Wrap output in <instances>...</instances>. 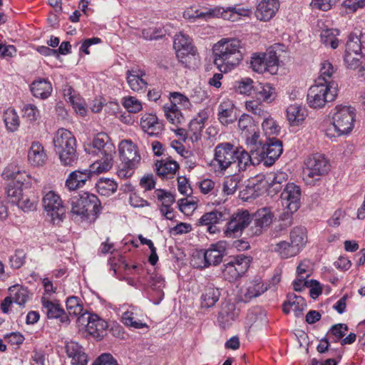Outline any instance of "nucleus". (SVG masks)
Here are the masks:
<instances>
[{
	"instance_id": "nucleus-1",
	"label": "nucleus",
	"mask_w": 365,
	"mask_h": 365,
	"mask_svg": "<svg viewBox=\"0 0 365 365\" xmlns=\"http://www.w3.org/2000/svg\"><path fill=\"white\" fill-rule=\"evenodd\" d=\"M214 63L222 73L238 66L244 58L245 48L242 41L235 38H223L212 47Z\"/></svg>"
},
{
	"instance_id": "nucleus-2",
	"label": "nucleus",
	"mask_w": 365,
	"mask_h": 365,
	"mask_svg": "<svg viewBox=\"0 0 365 365\" xmlns=\"http://www.w3.org/2000/svg\"><path fill=\"white\" fill-rule=\"evenodd\" d=\"M85 150L99 158L92 164L93 169L98 170V172H104L111 168L115 148L106 133H98L93 140L92 148H86Z\"/></svg>"
},
{
	"instance_id": "nucleus-3",
	"label": "nucleus",
	"mask_w": 365,
	"mask_h": 365,
	"mask_svg": "<svg viewBox=\"0 0 365 365\" xmlns=\"http://www.w3.org/2000/svg\"><path fill=\"white\" fill-rule=\"evenodd\" d=\"M356 110L348 106L337 105L332 116V124L324 130L329 138L349 134L354 126Z\"/></svg>"
},
{
	"instance_id": "nucleus-4",
	"label": "nucleus",
	"mask_w": 365,
	"mask_h": 365,
	"mask_svg": "<svg viewBox=\"0 0 365 365\" xmlns=\"http://www.w3.org/2000/svg\"><path fill=\"white\" fill-rule=\"evenodd\" d=\"M53 144L61 163L65 166H71L76 163L78 155L76 149V138L68 130L59 129L54 138Z\"/></svg>"
},
{
	"instance_id": "nucleus-5",
	"label": "nucleus",
	"mask_w": 365,
	"mask_h": 365,
	"mask_svg": "<svg viewBox=\"0 0 365 365\" xmlns=\"http://www.w3.org/2000/svg\"><path fill=\"white\" fill-rule=\"evenodd\" d=\"M322 80L317 78L307 93V103L311 108H322L327 103L335 100L338 95V84L330 82L327 85L322 84Z\"/></svg>"
},
{
	"instance_id": "nucleus-6",
	"label": "nucleus",
	"mask_w": 365,
	"mask_h": 365,
	"mask_svg": "<svg viewBox=\"0 0 365 365\" xmlns=\"http://www.w3.org/2000/svg\"><path fill=\"white\" fill-rule=\"evenodd\" d=\"M102 209L98 197L89 192H83L72 198L71 212L89 219L93 216L96 219Z\"/></svg>"
},
{
	"instance_id": "nucleus-7",
	"label": "nucleus",
	"mask_w": 365,
	"mask_h": 365,
	"mask_svg": "<svg viewBox=\"0 0 365 365\" xmlns=\"http://www.w3.org/2000/svg\"><path fill=\"white\" fill-rule=\"evenodd\" d=\"M304 170L307 184H312L322 176L327 175L330 170V164L324 155L315 153L309 156L304 162Z\"/></svg>"
},
{
	"instance_id": "nucleus-8",
	"label": "nucleus",
	"mask_w": 365,
	"mask_h": 365,
	"mask_svg": "<svg viewBox=\"0 0 365 365\" xmlns=\"http://www.w3.org/2000/svg\"><path fill=\"white\" fill-rule=\"evenodd\" d=\"M250 262V257L245 255L231 257L230 260L224 263L221 267L222 277L230 282L237 281L247 271Z\"/></svg>"
},
{
	"instance_id": "nucleus-9",
	"label": "nucleus",
	"mask_w": 365,
	"mask_h": 365,
	"mask_svg": "<svg viewBox=\"0 0 365 365\" xmlns=\"http://www.w3.org/2000/svg\"><path fill=\"white\" fill-rule=\"evenodd\" d=\"M42 203L44 210L51 218L53 224H59L66 214V207L60 196L54 191L43 192Z\"/></svg>"
},
{
	"instance_id": "nucleus-10",
	"label": "nucleus",
	"mask_w": 365,
	"mask_h": 365,
	"mask_svg": "<svg viewBox=\"0 0 365 365\" xmlns=\"http://www.w3.org/2000/svg\"><path fill=\"white\" fill-rule=\"evenodd\" d=\"M250 64L256 72L274 74L278 71L279 58L277 52L273 48H269L266 53L254 54Z\"/></svg>"
},
{
	"instance_id": "nucleus-11",
	"label": "nucleus",
	"mask_w": 365,
	"mask_h": 365,
	"mask_svg": "<svg viewBox=\"0 0 365 365\" xmlns=\"http://www.w3.org/2000/svg\"><path fill=\"white\" fill-rule=\"evenodd\" d=\"M236 148L230 143L218 144L215 148V157L212 165L217 167L218 170L225 171L235 163Z\"/></svg>"
},
{
	"instance_id": "nucleus-12",
	"label": "nucleus",
	"mask_w": 365,
	"mask_h": 365,
	"mask_svg": "<svg viewBox=\"0 0 365 365\" xmlns=\"http://www.w3.org/2000/svg\"><path fill=\"white\" fill-rule=\"evenodd\" d=\"M173 46L179 61L185 66H188L190 60L194 58L196 53V49L192 46L189 36L182 33L175 35Z\"/></svg>"
},
{
	"instance_id": "nucleus-13",
	"label": "nucleus",
	"mask_w": 365,
	"mask_h": 365,
	"mask_svg": "<svg viewBox=\"0 0 365 365\" xmlns=\"http://www.w3.org/2000/svg\"><path fill=\"white\" fill-rule=\"evenodd\" d=\"M282 142L276 138H267L263 145L262 153L257 155V163H262L266 167L272 165L282 153Z\"/></svg>"
},
{
	"instance_id": "nucleus-14",
	"label": "nucleus",
	"mask_w": 365,
	"mask_h": 365,
	"mask_svg": "<svg viewBox=\"0 0 365 365\" xmlns=\"http://www.w3.org/2000/svg\"><path fill=\"white\" fill-rule=\"evenodd\" d=\"M252 222V217L247 210H241L234 213L227 223L225 235L227 237L241 236L243 230Z\"/></svg>"
},
{
	"instance_id": "nucleus-15",
	"label": "nucleus",
	"mask_w": 365,
	"mask_h": 365,
	"mask_svg": "<svg viewBox=\"0 0 365 365\" xmlns=\"http://www.w3.org/2000/svg\"><path fill=\"white\" fill-rule=\"evenodd\" d=\"M301 189L294 183H287L281 194L282 205L287 210L297 212L300 206Z\"/></svg>"
},
{
	"instance_id": "nucleus-16",
	"label": "nucleus",
	"mask_w": 365,
	"mask_h": 365,
	"mask_svg": "<svg viewBox=\"0 0 365 365\" xmlns=\"http://www.w3.org/2000/svg\"><path fill=\"white\" fill-rule=\"evenodd\" d=\"M98 170L93 169L92 165L91 168L85 170H76L71 172L66 180V186L69 190H76L85 185L86 182L89 180L96 173H100Z\"/></svg>"
},
{
	"instance_id": "nucleus-17",
	"label": "nucleus",
	"mask_w": 365,
	"mask_h": 365,
	"mask_svg": "<svg viewBox=\"0 0 365 365\" xmlns=\"http://www.w3.org/2000/svg\"><path fill=\"white\" fill-rule=\"evenodd\" d=\"M226 247L223 242H218L216 244L210 245L209 249L205 251L203 254V264L202 268L208 267L211 265L219 264L225 255Z\"/></svg>"
},
{
	"instance_id": "nucleus-18",
	"label": "nucleus",
	"mask_w": 365,
	"mask_h": 365,
	"mask_svg": "<svg viewBox=\"0 0 365 365\" xmlns=\"http://www.w3.org/2000/svg\"><path fill=\"white\" fill-rule=\"evenodd\" d=\"M120 160L137 166L140 161L138 147L130 140H122L118 146Z\"/></svg>"
},
{
	"instance_id": "nucleus-19",
	"label": "nucleus",
	"mask_w": 365,
	"mask_h": 365,
	"mask_svg": "<svg viewBox=\"0 0 365 365\" xmlns=\"http://www.w3.org/2000/svg\"><path fill=\"white\" fill-rule=\"evenodd\" d=\"M225 220V214L215 210L203 214L197 221L196 225L206 227V230L209 233L215 234L220 231L217 225Z\"/></svg>"
},
{
	"instance_id": "nucleus-20",
	"label": "nucleus",
	"mask_w": 365,
	"mask_h": 365,
	"mask_svg": "<svg viewBox=\"0 0 365 365\" xmlns=\"http://www.w3.org/2000/svg\"><path fill=\"white\" fill-rule=\"evenodd\" d=\"M41 304L42 311L48 319H58L61 324H69V318L60 304L46 299L45 297L41 298Z\"/></svg>"
},
{
	"instance_id": "nucleus-21",
	"label": "nucleus",
	"mask_w": 365,
	"mask_h": 365,
	"mask_svg": "<svg viewBox=\"0 0 365 365\" xmlns=\"http://www.w3.org/2000/svg\"><path fill=\"white\" fill-rule=\"evenodd\" d=\"M289 175L283 171L271 172L264 176L267 184V192L270 195H274L282 190L283 184H287Z\"/></svg>"
},
{
	"instance_id": "nucleus-22",
	"label": "nucleus",
	"mask_w": 365,
	"mask_h": 365,
	"mask_svg": "<svg viewBox=\"0 0 365 365\" xmlns=\"http://www.w3.org/2000/svg\"><path fill=\"white\" fill-rule=\"evenodd\" d=\"M279 8L278 0H258L255 15L257 19L267 21L276 14Z\"/></svg>"
},
{
	"instance_id": "nucleus-23",
	"label": "nucleus",
	"mask_w": 365,
	"mask_h": 365,
	"mask_svg": "<svg viewBox=\"0 0 365 365\" xmlns=\"http://www.w3.org/2000/svg\"><path fill=\"white\" fill-rule=\"evenodd\" d=\"M67 356L71 365H87L88 359L84 348L76 341H70L66 346Z\"/></svg>"
},
{
	"instance_id": "nucleus-24",
	"label": "nucleus",
	"mask_w": 365,
	"mask_h": 365,
	"mask_svg": "<svg viewBox=\"0 0 365 365\" xmlns=\"http://www.w3.org/2000/svg\"><path fill=\"white\" fill-rule=\"evenodd\" d=\"M107 327V322L101 319L98 315L89 314L88 317L86 331L89 335L93 336L95 339L98 340L103 339Z\"/></svg>"
},
{
	"instance_id": "nucleus-25",
	"label": "nucleus",
	"mask_w": 365,
	"mask_h": 365,
	"mask_svg": "<svg viewBox=\"0 0 365 365\" xmlns=\"http://www.w3.org/2000/svg\"><path fill=\"white\" fill-rule=\"evenodd\" d=\"M46 150L39 142L34 141L31 143L28 152V160L34 167H41L47 161Z\"/></svg>"
},
{
	"instance_id": "nucleus-26",
	"label": "nucleus",
	"mask_w": 365,
	"mask_h": 365,
	"mask_svg": "<svg viewBox=\"0 0 365 365\" xmlns=\"http://www.w3.org/2000/svg\"><path fill=\"white\" fill-rule=\"evenodd\" d=\"M141 128L150 136H157L163 130V125L157 116L150 113L144 114L140 119Z\"/></svg>"
},
{
	"instance_id": "nucleus-27",
	"label": "nucleus",
	"mask_w": 365,
	"mask_h": 365,
	"mask_svg": "<svg viewBox=\"0 0 365 365\" xmlns=\"http://www.w3.org/2000/svg\"><path fill=\"white\" fill-rule=\"evenodd\" d=\"M287 298V301L283 304L284 313L289 314L290 310L292 309L297 317H300L307 307L304 298L294 293L288 294Z\"/></svg>"
},
{
	"instance_id": "nucleus-28",
	"label": "nucleus",
	"mask_w": 365,
	"mask_h": 365,
	"mask_svg": "<svg viewBox=\"0 0 365 365\" xmlns=\"http://www.w3.org/2000/svg\"><path fill=\"white\" fill-rule=\"evenodd\" d=\"M30 91L34 97L45 100L51 95L53 88L48 80L38 78L31 83Z\"/></svg>"
},
{
	"instance_id": "nucleus-29",
	"label": "nucleus",
	"mask_w": 365,
	"mask_h": 365,
	"mask_svg": "<svg viewBox=\"0 0 365 365\" xmlns=\"http://www.w3.org/2000/svg\"><path fill=\"white\" fill-rule=\"evenodd\" d=\"M179 168L178 163L173 160H161L156 163L157 175L162 178H172Z\"/></svg>"
},
{
	"instance_id": "nucleus-30",
	"label": "nucleus",
	"mask_w": 365,
	"mask_h": 365,
	"mask_svg": "<svg viewBox=\"0 0 365 365\" xmlns=\"http://www.w3.org/2000/svg\"><path fill=\"white\" fill-rule=\"evenodd\" d=\"M254 93L259 101L270 103L277 97L275 88L269 83H257L254 87Z\"/></svg>"
},
{
	"instance_id": "nucleus-31",
	"label": "nucleus",
	"mask_w": 365,
	"mask_h": 365,
	"mask_svg": "<svg viewBox=\"0 0 365 365\" xmlns=\"http://www.w3.org/2000/svg\"><path fill=\"white\" fill-rule=\"evenodd\" d=\"M145 73L140 70L127 71V82L130 88L136 92L144 91L147 86V82L143 78Z\"/></svg>"
},
{
	"instance_id": "nucleus-32",
	"label": "nucleus",
	"mask_w": 365,
	"mask_h": 365,
	"mask_svg": "<svg viewBox=\"0 0 365 365\" xmlns=\"http://www.w3.org/2000/svg\"><path fill=\"white\" fill-rule=\"evenodd\" d=\"M235 163H237L239 170H245L251 164H258L257 157H255L251 153H248L242 148H236Z\"/></svg>"
},
{
	"instance_id": "nucleus-33",
	"label": "nucleus",
	"mask_w": 365,
	"mask_h": 365,
	"mask_svg": "<svg viewBox=\"0 0 365 365\" xmlns=\"http://www.w3.org/2000/svg\"><path fill=\"white\" fill-rule=\"evenodd\" d=\"M218 118L223 125L232 123L236 119L233 104L231 101H222L218 107Z\"/></svg>"
},
{
	"instance_id": "nucleus-34",
	"label": "nucleus",
	"mask_w": 365,
	"mask_h": 365,
	"mask_svg": "<svg viewBox=\"0 0 365 365\" xmlns=\"http://www.w3.org/2000/svg\"><path fill=\"white\" fill-rule=\"evenodd\" d=\"M269 250L277 252L283 259H288L299 254L294 246H292L288 241H279L275 244H271Z\"/></svg>"
},
{
	"instance_id": "nucleus-35",
	"label": "nucleus",
	"mask_w": 365,
	"mask_h": 365,
	"mask_svg": "<svg viewBox=\"0 0 365 365\" xmlns=\"http://www.w3.org/2000/svg\"><path fill=\"white\" fill-rule=\"evenodd\" d=\"M361 48L362 43L360 37L356 34H351L346 44L344 61L350 62V57L352 54L359 56L361 51Z\"/></svg>"
},
{
	"instance_id": "nucleus-36",
	"label": "nucleus",
	"mask_w": 365,
	"mask_h": 365,
	"mask_svg": "<svg viewBox=\"0 0 365 365\" xmlns=\"http://www.w3.org/2000/svg\"><path fill=\"white\" fill-rule=\"evenodd\" d=\"M220 292L213 285L205 287L201 296V307L205 308L212 307L219 300Z\"/></svg>"
},
{
	"instance_id": "nucleus-37",
	"label": "nucleus",
	"mask_w": 365,
	"mask_h": 365,
	"mask_svg": "<svg viewBox=\"0 0 365 365\" xmlns=\"http://www.w3.org/2000/svg\"><path fill=\"white\" fill-rule=\"evenodd\" d=\"M289 242L292 246H294V248L299 253L307 243L305 229L301 227H294L290 232V240Z\"/></svg>"
},
{
	"instance_id": "nucleus-38",
	"label": "nucleus",
	"mask_w": 365,
	"mask_h": 365,
	"mask_svg": "<svg viewBox=\"0 0 365 365\" xmlns=\"http://www.w3.org/2000/svg\"><path fill=\"white\" fill-rule=\"evenodd\" d=\"M287 116L291 123L298 124L304 120L307 110L299 104H292L287 108Z\"/></svg>"
},
{
	"instance_id": "nucleus-39",
	"label": "nucleus",
	"mask_w": 365,
	"mask_h": 365,
	"mask_svg": "<svg viewBox=\"0 0 365 365\" xmlns=\"http://www.w3.org/2000/svg\"><path fill=\"white\" fill-rule=\"evenodd\" d=\"M26 173L15 165H9L3 171L2 177L8 180H15L18 185H22Z\"/></svg>"
},
{
	"instance_id": "nucleus-40",
	"label": "nucleus",
	"mask_w": 365,
	"mask_h": 365,
	"mask_svg": "<svg viewBox=\"0 0 365 365\" xmlns=\"http://www.w3.org/2000/svg\"><path fill=\"white\" fill-rule=\"evenodd\" d=\"M214 14L221 16L225 19L230 20L235 14L246 16L248 10L237 6L215 7L213 9Z\"/></svg>"
},
{
	"instance_id": "nucleus-41",
	"label": "nucleus",
	"mask_w": 365,
	"mask_h": 365,
	"mask_svg": "<svg viewBox=\"0 0 365 365\" xmlns=\"http://www.w3.org/2000/svg\"><path fill=\"white\" fill-rule=\"evenodd\" d=\"M66 309L70 316L78 317L84 315L83 304L81 299L76 296H71L66 300Z\"/></svg>"
},
{
	"instance_id": "nucleus-42",
	"label": "nucleus",
	"mask_w": 365,
	"mask_h": 365,
	"mask_svg": "<svg viewBox=\"0 0 365 365\" xmlns=\"http://www.w3.org/2000/svg\"><path fill=\"white\" fill-rule=\"evenodd\" d=\"M96 186L98 192L104 196H109L113 194L118 188L117 182L109 178H101Z\"/></svg>"
},
{
	"instance_id": "nucleus-43",
	"label": "nucleus",
	"mask_w": 365,
	"mask_h": 365,
	"mask_svg": "<svg viewBox=\"0 0 365 365\" xmlns=\"http://www.w3.org/2000/svg\"><path fill=\"white\" fill-rule=\"evenodd\" d=\"M339 31L337 29H327L322 31L320 34L321 41L326 46H330L331 48H336L339 46L337 36Z\"/></svg>"
},
{
	"instance_id": "nucleus-44",
	"label": "nucleus",
	"mask_w": 365,
	"mask_h": 365,
	"mask_svg": "<svg viewBox=\"0 0 365 365\" xmlns=\"http://www.w3.org/2000/svg\"><path fill=\"white\" fill-rule=\"evenodd\" d=\"M267 289L263 284L261 278L257 277L250 282L245 292V297L247 299L257 297L263 294Z\"/></svg>"
},
{
	"instance_id": "nucleus-45",
	"label": "nucleus",
	"mask_w": 365,
	"mask_h": 365,
	"mask_svg": "<svg viewBox=\"0 0 365 365\" xmlns=\"http://www.w3.org/2000/svg\"><path fill=\"white\" fill-rule=\"evenodd\" d=\"M4 121L8 130L16 131L19 127V117L13 108H8L4 113Z\"/></svg>"
},
{
	"instance_id": "nucleus-46",
	"label": "nucleus",
	"mask_w": 365,
	"mask_h": 365,
	"mask_svg": "<svg viewBox=\"0 0 365 365\" xmlns=\"http://www.w3.org/2000/svg\"><path fill=\"white\" fill-rule=\"evenodd\" d=\"M253 134L251 137L247 136V145L248 146L250 153L252 155H254L256 157L259 153H262L263 152V145L265 142H263L259 139V134L256 133L255 130L253 131Z\"/></svg>"
},
{
	"instance_id": "nucleus-47",
	"label": "nucleus",
	"mask_w": 365,
	"mask_h": 365,
	"mask_svg": "<svg viewBox=\"0 0 365 365\" xmlns=\"http://www.w3.org/2000/svg\"><path fill=\"white\" fill-rule=\"evenodd\" d=\"M10 292L14 295V302L23 306L29 299V292L26 288L20 285H15L9 288Z\"/></svg>"
},
{
	"instance_id": "nucleus-48",
	"label": "nucleus",
	"mask_w": 365,
	"mask_h": 365,
	"mask_svg": "<svg viewBox=\"0 0 365 365\" xmlns=\"http://www.w3.org/2000/svg\"><path fill=\"white\" fill-rule=\"evenodd\" d=\"M349 328L346 324L339 323L331 326L327 333V336L333 342H338L345 336Z\"/></svg>"
},
{
	"instance_id": "nucleus-49",
	"label": "nucleus",
	"mask_w": 365,
	"mask_h": 365,
	"mask_svg": "<svg viewBox=\"0 0 365 365\" xmlns=\"http://www.w3.org/2000/svg\"><path fill=\"white\" fill-rule=\"evenodd\" d=\"M335 69L332 64L325 61L322 63L320 68V75L317 78H321L322 81V84L327 85L330 82H335L331 79L332 75L334 73Z\"/></svg>"
},
{
	"instance_id": "nucleus-50",
	"label": "nucleus",
	"mask_w": 365,
	"mask_h": 365,
	"mask_svg": "<svg viewBox=\"0 0 365 365\" xmlns=\"http://www.w3.org/2000/svg\"><path fill=\"white\" fill-rule=\"evenodd\" d=\"M36 198L34 195L31 196H27L22 195L17 202L19 208L23 210L24 212H29L34 210L36 206Z\"/></svg>"
},
{
	"instance_id": "nucleus-51",
	"label": "nucleus",
	"mask_w": 365,
	"mask_h": 365,
	"mask_svg": "<svg viewBox=\"0 0 365 365\" xmlns=\"http://www.w3.org/2000/svg\"><path fill=\"white\" fill-rule=\"evenodd\" d=\"M238 127L245 135L250 134L255 129L252 118L247 114L242 115L238 121Z\"/></svg>"
},
{
	"instance_id": "nucleus-52",
	"label": "nucleus",
	"mask_w": 365,
	"mask_h": 365,
	"mask_svg": "<svg viewBox=\"0 0 365 365\" xmlns=\"http://www.w3.org/2000/svg\"><path fill=\"white\" fill-rule=\"evenodd\" d=\"M262 127L265 135H277L280 130L279 125L269 115L263 120Z\"/></svg>"
},
{
	"instance_id": "nucleus-53",
	"label": "nucleus",
	"mask_w": 365,
	"mask_h": 365,
	"mask_svg": "<svg viewBox=\"0 0 365 365\" xmlns=\"http://www.w3.org/2000/svg\"><path fill=\"white\" fill-rule=\"evenodd\" d=\"M122 322L127 327H130L134 329H142L148 327L145 323L140 321L134 320L133 313L132 312H125L122 315Z\"/></svg>"
},
{
	"instance_id": "nucleus-54",
	"label": "nucleus",
	"mask_w": 365,
	"mask_h": 365,
	"mask_svg": "<svg viewBox=\"0 0 365 365\" xmlns=\"http://www.w3.org/2000/svg\"><path fill=\"white\" fill-rule=\"evenodd\" d=\"M23 118H26L28 120L33 122L38 120L39 118V110L37 107L34 104H26L22 108Z\"/></svg>"
},
{
	"instance_id": "nucleus-55",
	"label": "nucleus",
	"mask_w": 365,
	"mask_h": 365,
	"mask_svg": "<svg viewBox=\"0 0 365 365\" xmlns=\"http://www.w3.org/2000/svg\"><path fill=\"white\" fill-rule=\"evenodd\" d=\"M246 108L248 111L251 112L256 116L263 118V120L269 115L262 108V106L255 101L246 102Z\"/></svg>"
},
{
	"instance_id": "nucleus-56",
	"label": "nucleus",
	"mask_w": 365,
	"mask_h": 365,
	"mask_svg": "<svg viewBox=\"0 0 365 365\" xmlns=\"http://www.w3.org/2000/svg\"><path fill=\"white\" fill-rule=\"evenodd\" d=\"M125 108L130 113H138L142 109V104L136 98L133 96L125 97L123 103Z\"/></svg>"
},
{
	"instance_id": "nucleus-57",
	"label": "nucleus",
	"mask_w": 365,
	"mask_h": 365,
	"mask_svg": "<svg viewBox=\"0 0 365 365\" xmlns=\"http://www.w3.org/2000/svg\"><path fill=\"white\" fill-rule=\"evenodd\" d=\"M26 253L22 250H16L14 255L10 257L11 266L15 269H19L25 262Z\"/></svg>"
},
{
	"instance_id": "nucleus-58",
	"label": "nucleus",
	"mask_w": 365,
	"mask_h": 365,
	"mask_svg": "<svg viewBox=\"0 0 365 365\" xmlns=\"http://www.w3.org/2000/svg\"><path fill=\"white\" fill-rule=\"evenodd\" d=\"M255 86L252 79L245 78L238 83L237 91L241 94L250 95Z\"/></svg>"
},
{
	"instance_id": "nucleus-59",
	"label": "nucleus",
	"mask_w": 365,
	"mask_h": 365,
	"mask_svg": "<svg viewBox=\"0 0 365 365\" xmlns=\"http://www.w3.org/2000/svg\"><path fill=\"white\" fill-rule=\"evenodd\" d=\"M137 168V166L134 165H131L130 163H125V162H122L119 166V169L118 170V175L120 178H128L133 175L134 173V170Z\"/></svg>"
},
{
	"instance_id": "nucleus-60",
	"label": "nucleus",
	"mask_w": 365,
	"mask_h": 365,
	"mask_svg": "<svg viewBox=\"0 0 365 365\" xmlns=\"http://www.w3.org/2000/svg\"><path fill=\"white\" fill-rule=\"evenodd\" d=\"M238 187V181L233 177L227 178L223 182L222 190L227 195H230L236 192Z\"/></svg>"
},
{
	"instance_id": "nucleus-61",
	"label": "nucleus",
	"mask_w": 365,
	"mask_h": 365,
	"mask_svg": "<svg viewBox=\"0 0 365 365\" xmlns=\"http://www.w3.org/2000/svg\"><path fill=\"white\" fill-rule=\"evenodd\" d=\"M92 365H119L113 356L108 353H104L98 356Z\"/></svg>"
},
{
	"instance_id": "nucleus-62",
	"label": "nucleus",
	"mask_w": 365,
	"mask_h": 365,
	"mask_svg": "<svg viewBox=\"0 0 365 365\" xmlns=\"http://www.w3.org/2000/svg\"><path fill=\"white\" fill-rule=\"evenodd\" d=\"M306 287H310L309 294L312 299L317 298L322 294V287L318 281L315 279L307 280L304 282Z\"/></svg>"
},
{
	"instance_id": "nucleus-63",
	"label": "nucleus",
	"mask_w": 365,
	"mask_h": 365,
	"mask_svg": "<svg viewBox=\"0 0 365 365\" xmlns=\"http://www.w3.org/2000/svg\"><path fill=\"white\" fill-rule=\"evenodd\" d=\"M171 103L173 104H179L184 108H188L190 101L187 97L178 92H173L170 94Z\"/></svg>"
},
{
	"instance_id": "nucleus-64",
	"label": "nucleus",
	"mask_w": 365,
	"mask_h": 365,
	"mask_svg": "<svg viewBox=\"0 0 365 365\" xmlns=\"http://www.w3.org/2000/svg\"><path fill=\"white\" fill-rule=\"evenodd\" d=\"M272 222V217L270 213L258 214L257 217L254 220V224L258 225V227L264 229L267 227Z\"/></svg>"
}]
</instances>
